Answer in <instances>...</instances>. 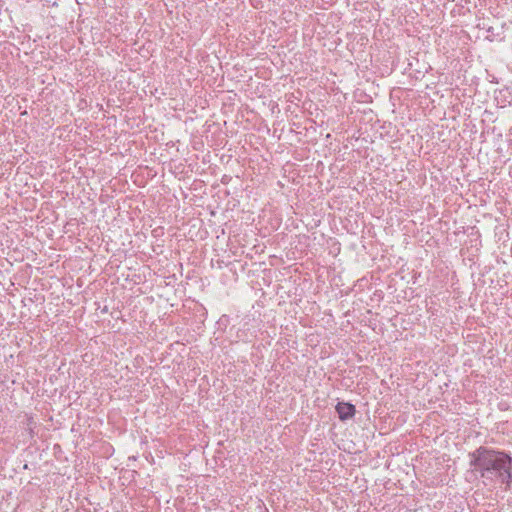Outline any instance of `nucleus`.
Wrapping results in <instances>:
<instances>
[{"mask_svg": "<svg viewBox=\"0 0 512 512\" xmlns=\"http://www.w3.org/2000/svg\"><path fill=\"white\" fill-rule=\"evenodd\" d=\"M469 457L470 466L482 478L498 480L507 485L512 481V458L508 454L481 446L470 453Z\"/></svg>", "mask_w": 512, "mask_h": 512, "instance_id": "1", "label": "nucleus"}, {"mask_svg": "<svg viewBox=\"0 0 512 512\" xmlns=\"http://www.w3.org/2000/svg\"><path fill=\"white\" fill-rule=\"evenodd\" d=\"M336 411L339 415V418L342 421L348 420L352 418L355 414V406L350 403L340 402L336 406Z\"/></svg>", "mask_w": 512, "mask_h": 512, "instance_id": "2", "label": "nucleus"}]
</instances>
